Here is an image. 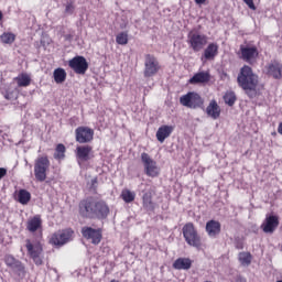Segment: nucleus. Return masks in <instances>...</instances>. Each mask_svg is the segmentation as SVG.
Segmentation results:
<instances>
[{"label": "nucleus", "mask_w": 282, "mask_h": 282, "mask_svg": "<svg viewBox=\"0 0 282 282\" xmlns=\"http://www.w3.org/2000/svg\"><path fill=\"white\" fill-rule=\"evenodd\" d=\"M79 215L87 219H107L109 206L104 200H82L79 203Z\"/></svg>", "instance_id": "nucleus-1"}, {"label": "nucleus", "mask_w": 282, "mask_h": 282, "mask_svg": "<svg viewBox=\"0 0 282 282\" xmlns=\"http://www.w3.org/2000/svg\"><path fill=\"white\" fill-rule=\"evenodd\" d=\"M238 87H241L249 98H254L257 86L259 85V76L254 74L252 67L243 65L237 77Z\"/></svg>", "instance_id": "nucleus-2"}, {"label": "nucleus", "mask_w": 282, "mask_h": 282, "mask_svg": "<svg viewBox=\"0 0 282 282\" xmlns=\"http://www.w3.org/2000/svg\"><path fill=\"white\" fill-rule=\"evenodd\" d=\"M187 43L193 52H202L208 45V36L197 30H192L187 34Z\"/></svg>", "instance_id": "nucleus-3"}, {"label": "nucleus", "mask_w": 282, "mask_h": 282, "mask_svg": "<svg viewBox=\"0 0 282 282\" xmlns=\"http://www.w3.org/2000/svg\"><path fill=\"white\" fill-rule=\"evenodd\" d=\"M183 236L188 246H192L193 248H199V246H202V238L199 237V234H197L195 225L192 223L184 225Z\"/></svg>", "instance_id": "nucleus-4"}, {"label": "nucleus", "mask_w": 282, "mask_h": 282, "mask_svg": "<svg viewBox=\"0 0 282 282\" xmlns=\"http://www.w3.org/2000/svg\"><path fill=\"white\" fill-rule=\"evenodd\" d=\"M47 171H50V159L47 156H39L34 163V175L37 182L47 180Z\"/></svg>", "instance_id": "nucleus-5"}, {"label": "nucleus", "mask_w": 282, "mask_h": 282, "mask_svg": "<svg viewBox=\"0 0 282 282\" xmlns=\"http://www.w3.org/2000/svg\"><path fill=\"white\" fill-rule=\"evenodd\" d=\"M161 66L158 57L151 54H145L144 56V69L143 76L144 78H153V76L158 75Z\"/></svg>", "instance_id": "nucleus-6"}, {"label": "nucleus", "mask_w": 282, "mask_h": 282, "mask_svg": "<svg viewBox=\"0 0 282 282\" xmlns=\"http://www.w3.org/2000/svg\"><path fill=\"white\" fill-rule=\"evenodd\" d=\"M239 58L249 65H254L259 58V48L254 45H240Z\"/></svg>", "instance_id": "nucleus-7"}, {"label": "nucleus", "mask_w": 282, "mask_h": 282, "mask_svg": "<svg viewBox=\"0 0 282 282\" xmlns=\"http://www.w3.org/2000/svg\"><path fill=\"white\" fill-rule=\"evenodd\" d=\"M141 162L144 167V173L148 177H158L160 175V167H158V162L153 160L148 153L143 152L141 154Z\"/></svg>", "instance_id": "nucleus-8"}, {"label": "nucleus", "mask_w": 282, "mask_h": 282, "mask_svg": "<svg viewBox=\"0 0 282 282\" xmlns=\"http://www.w3.org/2000/svg\"><path fill=\"white\" fill-rule=\"evenodd\" d=\"M181 105L183 107H188L189 109H197L204 105V99L197 93H187L180 98Z\"/></svg>", "instance_id": "nucleus-9"}, {"label": "nucleus", "mask_w": 282, "mask_h": 282, "mask_svg": "<svg viewBox=\"0 0 282 282\" xmlns=\"http://www.w3.org/2000/svg\"><path fill=\"white\" fill-rule=\"evenodd\" d=\"M74 231L72 229L59 230L52 235L50 243L58 247L65 246V243H69V240L72 239Z\"/></svg>", "instance_id": "nucleus-10"}, {"label": "nucleus", "mask_w": 282, "mask_h": 282, "mask_svg": "<svg viewBox=\"0 0 282 282\" xmlns=\"http://www.w3.org/2000/svg\"><path fill=\"white\" fill-rule=\"evenodd\" d=\"M68 66L75 74L84 75L89 69V63L84 56H76L68 62Z\"/></svg>", "instance_id": "nucleus-11"}, {"label": "nucleus", "mask_w": 282, "mask_h": 282, "mask_svg": "<svg viewBox=\"0 0 282 282\" xmlns=\"http://www.w3.org/2000/svg\"><path fill=\"white\" fill-rule=\"evenodd\" d=\"M26 250L35 265H43V258L41 257L43 254V247L41 243L32 245L30 240H26Z\"/></svg>", "instance_id": "nucleus-12"}, {"label": "nucleus", "mask_w": 282, "mask_h": 282, "mask_svg": "<svg viewBox=\"0 0 282 282\" xmlns=\"http://www.w3.org/2000/svg\"><path fill=\"white\" fill-rule=\"evenodd\" d=\"M76 142L79 144H87L94 140V130L89 127H78L75 130Z\"/></svg>", "instance_id": "nucleus-13"}, {"label": "nucleus", "mask_w": 282, "mask_h": 282, "mask_svg": "<svg viewBox=\"0 0 282 282\" xmlns=\"http://www.w3.org/2000/svg\"><path fill=\"white\" fill-rule=\"evenodd\" d=\"M82 235L85 239H90L91 243L98 246L102 240V232L99 229H94L91 227H83Z\"/></svg>", "instance_id": "nucleus-14"}, {"label": "nucleus", "mask_w": 282, "mask_h": 282, "mask_svg": "<svg viewBox=\"0 0 282 282\" xmlns=\"http://www.w3.org/2000/svg\"><path fill=\"white\" fill-rule=\"evenodd\" d=\"M4 263L8 268H11V270H13V272H17L18 274H25V265H23L22 261L17 260V258H14V256L6 254Z\"/></svg>", "instance_id": "nucleus-15"}, {"label": "nucleus", "mask_w": 282, "mask_h": 282, "mask_svg": "<svg viewBox=\"0 0 282 282\" xmlns=\"http://www.w3.org/2000/svg\"><path fill=\"white\" fill-rule=\"evenodd\" d=\"M276 228H279V216L274 215L267 216L261 225V229L267 235H272Z\"/></svg>", "instance_id": "nucleus-16"}, {"label": "nucleus", "mask_w": 282, "mask_h": 282, "mask_svg": "<svg viewBox=\"0 0 282 282\" xmlns=\"http://www.w3.org/2000/svg\"><path fill=\"white\" fill-rule=\"evenodd\" d=\"M265 72L268 76L279 80L282 78V64L278 61H273L265 66Z\"/></svg>", "instance_id": "nucleus-17"}, {"label": "nucleus", "mask_w": 282, "mask_h": 282, "mask_svg": "<svg viewBox=\"0 0 282 282\" xmlns=\"http://www.w3.org/2000/svg\"><path fill=\"white\" fill-rule=\"evenodd\" d=\"M93 148L90 145H79L76 148V158L78 162H89L91 160Z\"/></svg>", "instance_id": "nucleus-18"}, {"label": "nucleus", "mask_w": 282, "mask_h": 282, "mask_svg": "<svg viewBox=\"0 0 282 282\" xmlns=\"http://www.w3.org/2000/svg\"><path fill=\"white\" fill-rule=\"evenodd\" d=\"M205 230L208 237H217L221 232V223L217 220H209L206 223Z\"/></svg>", "instance_id": "nucleus-19"}, {"label": "nucleus", "mask_w": 282, "mask_h": 282, "mask_svg": "<svg viewBox=\"0 0 282 282\" xmlns=\"http://www.w3.org/2000/svg\"><path fill=\"white\" fill-rule=\"evenodd\" d=\"M173 133V126H161L156 131V140L164 143V140Z\"/></svg>", "instance_id": "nucleus-20"}, {"label": "nucleus", "mask_w": 282, "mask_h": 282, "mask_svg": "<svg viewBox=\"0 0 282 282\" xmlns=\"http://www.w3.org/2000/svg\"><path fill=\"white\" fill-rule=\"evenodd\" d=\"M206 113L207 116L213 118V120H217V118H219V116L221 115V109L219 108V105H217V101L212 100L209 102L206 108Z\"/></svg>", "instance_id": "nucleus-21"}, {"label": "nucleus", "mask_w": 282, "mask_h": 282, "mask_svg": "<svg viewBox=\"0 0 282 282\" xmlns=\"http://www.w3.org/2000/svg\"><path fill=\"white\" fill-rule=\"evenodd\" d=\"M217 54H219V46L215 43H210L204 51V58H206V61H214Z\"/></svg>", "instance_id": "nucleus-22"}, {"label": "nucleus", "mask_w": 282, "mask_h": 282, "mask_svg": "<svg viewBox=\"0 0 282 282\" xmlns=\"http://www.w3.org/2000/svg\"><path fill=\"white\" fill-rule=\"evenodd\" d=\"M192 265L193 261L188 258H178L173 263L174 270H191Z\"/></svg>", "instance_id": "nucleus-23"}, {"label": "nucleus", "mask_w": 282, "mask_h": 282, "mask_svg": "<svg viewBox=\"0 0 282 282\" xmlns=\"http://www.w3.org/2000/svg\"><path fill=\"white\" fill-rule=\"evenodd\" d=\"M210 80V74L206 72H200L195 74L191 79L189 83L191 85H197L199 83H208Z\"/></svg>", "instance_id": "nucleus-24"}, {"label": "nucleus", "mask_w": 282, "mask_h": 282, "mask_svg": "<svg viewBox=\"0 0 282 282\" xmlns=\"http://www.w3.org/2000/svg\"><path fill=\"white\" fill-rule=\"evenodd\" d=\"M15 83H18V87H30L32 83V77L28 75V73H21L19 76L14 78Z\"/></svg>", "instance_id": "nucleus-25"}, {"label": "nucleus", "mask_w": 282, "mask_h": 282, "mask_svg": "<svg viewBox=\"0 0 282 282\" xmlns=\"http://www.w3.org/2000/svg\"><path fill=\"white\" fill-rule=\"evenodd\" d=\"M41 224H43L41 216H34L28 221L26 228L30 232H36V230L40 229Z\"/></svg>", "instance_id": "nucleus-26"}, {"label": "nucleus", "mask_w": 282, "mask_h": 282, "mask_svg": "<svg viewBox=\"0 0 282 282\" xmlns=\"http://www.w3.org/2000/svg\"><path fill=\"white\" fill-rule=\"evenodd\" d=\"M142 199H143V208H145V210L155 209V204H153V196H151V192L143 194Z\"/></svg>", "instance_id": "nucleus-27"}, {"label": "nucleus", "mask_w": 282, "mask_h": 282, "mask_svg": "<svg viewBox=\"0 0 282 282\" xmlns=\"http://www.w3.org/2000/svg\"><path fill=\"white\" fill-rule=\"evenodd\" d=\"M53 77L55 83L61 85L67 78V73L63 68H56L53 73Z\"/></svg>", "instance_id": "nucleus-28"}, {"label": "nucleus", "mask_w": 282, "mask_h": 282, "mask_svg": "<svg viewBox=\"0 0 282 282\" xmlns=\"http://www.w3.org/2000/svg\"><path fill=\"white\" fill-rule=\"evenodd\" d=\"M32 199V194L28 192L26 189H20L18 193V202L25 206Z\"/></svg>", "instance_id": "nucleus-29"}, {"label": "nucleus", "mask_w": 282, "mask_h": 282, "mask_svg": "<svg viewBox=\"0 0 282 282\" xmlns=\"http://www.w3.org/2000/svg\"><path fill=\"white\" fill-rule=\"evenodd\" d=\"M121 199L126 202V204H131L135 199V193L131 192L130 189H123L121 192Z\"/></svg>", "instance_id": "nucleus-30"}, {"label": "nucleus", "mask_w": 282, "mask_h": 282, "mask_svg": "<svg viewBox=\"0 0 282 282\" xmlns=\"http://www.w3.org/2000/svg\"><path fill=\"white\" fill-rule=\"evenodd\" d=\"M224 100L226 105H228L229 107H232L235 102H237V95H235V91L226 93L224 96Z\"/></svg>", "instance_id": "nucleus-31"}, {"label": "nucleus", "mask_w": 282, "mask_h": 282, "mask_svg": "<svg viewBox=\"0 0 282 282\" xmlns=\"http://www.w3.org/2000/svg\"><path fill=\"white\" fill-rule=\"evenodd\" d=\"M239 261L241 265H250L252 263V256L248 252L239 253Z\"/></svg>", "instance_id": "nucleus-32"}, {"label": "nucleus", "mask_w": 282, "mask_h": 282, "mask_svg": "<svg viewBox=\"0 0 282 282\" xmlns=\"http://www.w3.org/2000/svg\"><path fill=\"white\" fill-rule=\"evenodd\" d=\"M65 145L63 143L57 144L54 153L55 160H63L65 158Z\"/></svg>", "instance_id": "nucleus-33"}, {"label": "nucleus", "mask_w": 282, "mask_h": 282, "mask_svg": "<svg viewBox=\"0 0 282 282\" xmlns=\"http://www.w3.org/2000/svg\"><path fill=\"white\" fill-rule=\"evenodd\" d=\"M116 42L118 45H127L129 43V34L127 32H121L116 36Z\"/></svg>", "instance_id": "nucleus-34"}, {"label": "nucleus", "mask_w": 282, "mask_h": 282, "mask_svg": "<svg viewBox=\"0 0 282 282\" xmlns=\"http://www.w3.org/2000/svg\"><path fill=\"white\" fill-rule=\"evenodd\" d=\"M2 43H6L8 45H11V43H14L15 35L13 33H3L0 36Z\"/></svg>", "instance_id": "nucleus-35"}, {"label": "nucleus", "mask_w": 282, "mask_h": 282, "mask_svg": "<svg viewBox=\"0 0 282 282\" xmlns=\"http://www.w3.org/2000/svg\"><path fill=\"white\" fill-rule=\"evenodd\" d=\"M64 14H67V15H72L74 14V11L76 10V7L74 6V1H67L65 4H64Z\"/></svg>", "instance_id": "nucleus-36"}, {"label": "nucleus", "mask_w": 282, "mask_h": 282, "mask_svg": "<svg viewBox=\"0 0 282 282\" xmlns=\"http://www.w3.org/2000/svg\"><path fill=\"white\" fill-rule=\"evenodd\" d=\"M250 10H257V7L254 6V0H242Z\"/></svg>", "instance_id": "nucleus-37"}, {"label": "nucleus", "mask_w": 282, "mask_h": 282, "mask_svg": "<svg viewBox=\"0 0 282 282\" xmlns=\"http://www.w3.org/2000/svg\"><path fill=\"white\" fill-rule=\"evenodd\" d=\"M4 98H6V100H12V99H14V93L7 91V93L4 94Z\"/></svg>", "instance_id": "nucleus-38"}, {"label": "nucleus", "mask_w": 282, "mask_h": 282, "mask_svg": "<svg viewBox=\"0 0 282 282\" xmlns=\"http://www.w3.org/2000/svg\"><path fill=\"white\" fill-rule=\"evenodd\" d=\"M6 175H8V170H6L4 167H0V180H3Z\"/></svg>", "instance_id": "nucleus-39"}, {"label": "nucleus", "mask_w": 282, "mask_h": 282, "mask_svg": "<svg viewBox=\"0 0 282 282\" xmlns=\"http://www.w3.org/2000/svg\"><path fill=\"white\" fill-rule=\"evenodd\" d=\"M195 3H197V6H202L206 3V0H195Z\"/></svg>", "instance_id": "nucleus-40"}, {"label": "nucleus", "mask_w": 282, "mask_h": 282, "mask_svg": "<svg viewBox=\"0 0 282 282\" xmlns=\"http://www.w3.org/2000/svg\"><path fill=\"white\" fill-rule=\"evenodd\" d=\"M236 282H246V278L238 276V278L236 279Z\"/></svg>", "instance_id": "nucleus-41"}, {"label": "nucleus", "mask_w": 282, "mask_h": 282, "mask_svg": "<svg viewBox=\"0 0 282 282\" xmlns=\"http://www.w3.org/2000/svg\"><path fill=\"white\" fill-rule=\"evenodd\" d=\"M278 133H280L282 135V122L279 124Z\"/></svg>", "instance_id": "nucleus-42"}, {"label": "nucleus", "mask_w": 282, "mask_h": 282, "mask_svg": "<svg viewBox=\"0 0 282 282\" xmlns=\"http://www.w3.org/2000/svg\"><path fill=\"white\" fill-rule=\"evenodd\" d=\"M3 20V12L0 11V21Z\"/></svg>", "instance_id": "nucleus-43"}, {"label": "nucleus", "mask_w": 282, "mask_h": 282, "mask_svg": "<svg viewBox=\"0 0 282 282\" xmlns=\"http://www.w3.org/2000/svg\"><path fill=\"white\" fill-rule=\"evenodd\" d=\"M110 282H118V281H116V280H111Z\"/></svg>", "instance_id": "nucleus-44"}]
</instances>
